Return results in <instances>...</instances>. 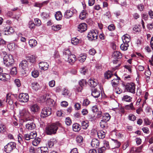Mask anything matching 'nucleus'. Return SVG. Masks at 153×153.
Returning <instances> with one entry per match:
<instances>
[{
  "mask_svg": "<svg viewBox=\"0 0 153 153\" xmlns=\"http://www.w3.org/2000/svg\"><path fill=\"white\" fill-rule=\"evenodd\" d=\"M125 109L127 110H129L130 109L131 110H134L135 108L134 107L133 103H131L129 105H126L125 106Z\"/></svg>",
  "mask_w": 153,
  "mask_h": 153,
  "instance_id": "37998d69",
  "label": "nucleus"
},
{
  "mask_svg": "<svg viewBox=\"0 0 153 153\" xmlns=\"http://www.w3.org/2000/svg\"><path fill=\"white\" fill-rule=\"evenodd\" d=\"M30 109L31 111L35 112L38 111L39 109V107L36 104H33L31 105Z\"/></svg>",
  "mask_w": 153,
  "mask_h": 153,
  "instance_id": "4be33fe9",
  "label": "nucleus"
},
{
  "mask_svg": "<svg viewBox=\"0 0 153 153\" xmlns=\"http://www.w3.org/2000/svg\"><path fill=\"white\" fill-rule=\"evenodd\" d=\"M70 51L68 49L64 50L63 52V54L65 57H76V56L75 55L71 54Z\"/></svg>",
  "mask_w": 153,
  "mask_h": 153,
  "instance_id": "5701e85b",
  "label": "nucleus"
},
{
  "mask_svg": "<svg viewBox=\"0 0 153 153\" xmlns=\"http://www.w3.org/2000/svg\"><path fill=\"white\" fill-rule=\"evenodd\" d=\"M73 58L74 59H72V58H65V60L72 65L77 59V58Z\"/></svg>",
  "mask_w": 153,
  "mask_h": 153,
  "instance_id": "ea45409f",
  "label": "nucleus"
},
{
  "mask_svg": "<svg viewBox=\"0 0 153 153\" xmlns=\"http://www.w3.org/2000/svg\"><path fill=\"white\" fill-rule=\"evenodd\" d=\"M61 126V124L59 122L50 125L46 128V133L49 135L55 134L56 133L59 127H60Z\"/></svg>",
  "mask_w": 153,
  "mask_h": 153,
  "instance_id": "f257e3e1",
  "label": "nucleus"
},
{
  "mask_svg": "<svg viewBox=\"0 0 153 153\" xmlns=\"http://www.w3.org/2000/svg\"><path fill=\"white\" fill-rule=\"evenodd\" d=\"M16 143H15L10 142L4 146V150L7 153H10L16 148Z\"/></svg>",
  "mask_w": 153,
  "mask_h": 153,
  "instance_id": "20e7f679",
  "label": "nucleus"
},
{
  "mask_svg": "<svg viewBox=\"0 0 153 153\" xmlns=\"http://www.w3.org/2000/svg\"><path fill=\"white\" fill-rule=\"evenodd\" d=\"M129 46V45L128 43L126 42H123L120 46L121 49L123 51H126L128 49V47Z\"/></svg>",
  "mask_w": 153,
  "mask_h": 153,
  "instance_id": "2f4dec72",
  "label": "nucleus"
},
{
  "mask_svg": "<svg viewBox=\"0 0 153 153\" xmlns=\"http://www.w3.org/2000/svg\"><path fill=\"white\" fill-rule=\"evenodd\" d=\"M1 56L2 57H12L11 55L7 54V52L4 51H3L1 53Z\"/></svg>",
  "mask_w": 153,
  "mask_h": 153,
  "instance_id": "79ce46f5",
  "label": "nucleus"
},
{
  "mask_svg": "<svg viewBox=\"0 0 153 153\" xmlns=\"http://www.w3.org/2000/svg\"><path fill=\"white\" fill-rule=\"evenodd\" d=\"M32 88L35 91H37L39 88V84L36 82H34L31 84Z\"/></svg>",
  "mask_w": 153,
  "mask_h": 153,
  "instance_id": "e433bc0d",
  "label": "nucleus"
},
{
  "mask_svg": "<svg viewBox=\"0 0 153 153\" xmlns=\"http://www.w3.org/2000/svg\"><path fill=\"white\" fill-rule=\"evenodd\" d=\"M51 114V108L48 107H45L42 109L40 116L42 118H44L50 115Z\"/></svg>",
  "mask_w": 153,
  "mask_h": 153,
  "instance_id": "7ed1b4c3",
  "label": "nucleus"
},
{
  "mask_svg": "<svg viewBox=\"0 0 153 153\" xmlns=\"http://www.w3.org/2000/svg\"><path fill=\"white\" fill-rule=\"evenodd\" d=\"M87 28V25L86 23H80L78 27V30L81 33L85 31Z\"/></svg>",
  "mask_w": 153,
  "mask_h": 153,
  "instance_id": "1a4fd4ad",
  "label": "nucleus"
},
{
  "mask_svg": "<svg viewBox=\"0 0 153 153\" xmlns=\"http://www.w3.org/2000/svg\"><path fill=\"white\" fill-rule=\"evenodd\" d=\"M122 54L118 51H115L112 54V56L113 57H118L121 56Z\"/></svg>",
  "mask_w": 153,
  "mask_h": 153,
  "instance_id": "c03bdc74",
  "label": "nucleus"
},
{
  "mask_svg": "<svg viewBox=\"0 0 153 153\" xmlns=\"http://www.w3.org/2000/svg\"><path fill=\"white\" fill-rule=\"evenodd\" d=\"M105 132L102 130H100L97 132L98 137L100 139H103L105 137Z\"/></svg>",
  "mask_w": 153,
  "mask_h": 153,
  "instance_id": "c756f323",
  "label": "nucleus"
},
{
  "mask_svg": "<svg viewBox=\"0 0 153 153\" xmlns=\"http://www.w3.org/2000/svg\"><path fill=\"white\" fill-rule=\"evenodd\" d=\"M103 143L104 145L103 147H105L106 149H108L109 148L110 146L108 141L104 140L103 141Z\"/></svg>",
  "mask_w": 153,
  "mask_h": 153,
  "instance_id": "6e6d98bb",
  "label": "nucleus"
},
{
  "mask_svg": "<svg viewBox=\"0 0 153 153\" xmlns=\"http://www.w3.org/2000/svg\"><path fill=\"white\" fill-rule=\"evenodd\" d=\"M138 9L140 11L143 10L144 9V6L142 4H140L137 6Z\"/></svg>",
  "mask_w": 153,
  "mask_h": 153,
  "instance_id": "69168bd1",
  "label": "nucleus"
},
{
  "mask_svg": "<svg viewBox=\"0 0 153 153\" xmlns=\"http://www.w3.org/2000/svg\"><path fill=\"white\" fill-rule=\"evenodd\" d=\"M29 44L31 47H34L37 45V42L35 39H31L29 41Z\"/></svg>",
  "mask_w": 153,
  "mask_h": 153,
  "instance_id": "72a5a7b5",
  "label": "nucleus"
},
{
  "mask_svg": "<svg viewBox=\"0 0 153 153\" xmlns=\"http://www.w3.org/2000/svg\"><path fill=\"white\" fill-rule=\"evenodd\" d=\"M120 80V78L118 76H117V78L113 79L111 81V84L112 86L114 87H115L118 85L119 84Z\"/></svg>",
  "mask_w": 153,
  "mask_h": 153,
  "instance_id": "b1692460",
  "label": "nucleus"
},
{
  "mask_svg": "<svg viewBox=\"0 0 153 153\" xmlns=\"http://www.w3.org/2000/svg\"><path fill=\"white\" fill-rule=\"evenodd\" d=\"M76 11L75 9L73 10V11L67 10L65 12L64 16L66 19H69L73 16L74 13Z\"/></svg>",
  "mask_w": 153,
  "mask_h": 153,
  "instance_id": "9d476101",
  "label": "nucleus"
},
{
  "mask_svg": "<svg viewBox=\"0 0 153 153\" xmlns=\"http://www.w3.org/2000/svg\"><path fill=\"white\" fill-rule=\"evenodd\" d=\"M29 26L31 29H33L35 27V25L32 21H30L29 23Z\"/></svg>",
  "mask_w": 153,
  "mask_h": 153,
  "instance_id": "052dcab7",
  "label": "nucleus"
},
{
  "mask_svg": "<svg viewBox=\"0 0 153 153\" xmlns=\"http://www.w3.org/2000/svg\"><path fill=\"white\" fill-rule=\"evenodd\" d=\"M97 32V31L96 32L94 30H91L88 34L87 37L88 39L91 41L97 39L98 37V34Z\"/></svg>",
  "mask_w": 153,
  "mask_h": 153,
  "instance_id": "39448f33",
  "label": "nucleus"
},
{
  "mask_svg": "<svg viewBox=\"0 0 153 153\" xmlns=\"http://www.w3.org/2000/svg\"><path fill=\"white\" fill-rule=\"evenodd\" d=\"M81 104L79 103H76L74 105V107L76 110H79L81 108Z\"/></svg>",
  "mask_w": 153,
  "mask_h": 153,
  "instance_id": "774afa93",
  "label": "nucleus"
},
{
  "mask_svg": "<svg viewBox=\"0 0 153 153\" xmlns=\"http://www.w3.org/2000/svg\"><path fill=\"white\" fill-rule=\"evenodd\" d=\"M53 100L51 99L49 97H47L46 100V103L48 105H51V104H52V102Z\"/></svg>",
  "mask_w": 153,
  "mask_h": 153,
  "instance_id": "680f3d73",
  "label": "nucleus"
},
{
  "mask_svg": "<svg viewBox=\"0 0 153 153\" xmlns=\"http://www.w3.org/2000/svg\"><path fill=\"white\" fill-rule=\"evenodd\" d=\"M128 118L130 120L134 121L136 119V117L134 115L132 114H130L128 116Z\"/></svg>",
  "mask_w": 153,
  "mask_h": 153,
  "instance_id": "8fccbe9b",
  "label": "nucleus"
},
{
  "mask_svg": "<svg viewBox=\"0 0 153 153\" xmlns=\"http://www.w3.org/2000/svg\"><path fill=\"white\" fill-rule=\"evenodd\" d=\"M4 63L6 66H12L14 62L13 58H3Z\"/></svg>",
  "mask_w": 153,
  "mask_h": 153,
  "instance_id": "6e6552de",
  "label": "nucleus"
},
{
  "mask_svg": "<svg viewBox=\"0 0 153 153\" xmlns=\"http://www.w3.org/2000/svg\"><path fill=\"white\" fill-rule=\"evenodd\" d=\"M6 102H8L10 105H12L13 103V101L11 99V94L10 93L7 94Z\"/></svg>",
  "mask_w": 153,
  "mask_h": 153,
  "instance_id": "c85d7f7f",
  "label": "nucleus"
},
{
  "mask_svg": "<svg viewBox=\"0 0 153 153\" xmlns=\"http://www.w3.org/2000/svg\"><path fill=\"white\" fill-rule=\"evenodd\" d=\"M29 96L27 93H21L19 96V99L20 102H26L29 100Z\"/></svg>",
  "mask_w": 153,
  "mask_h": 153,
  "instance_id": "423d86ee",
  "label": "nucleus"
},
{
  "mask_svg": "<svg viewBox=\"0 0 153 153\" xmlns=\"http://www.w3.org/2000/svg\"><path fill=\"white\" fill-rule=\"evenodd\" d=\"M89 125L88 122H87L85 121H83L81 123V126L82 128L86 129L88 126Z\"/></svg>",
  "mask_w": 153,
  "mask_h": 153,
  "instance_id": "a19ab883",
  "label": "nucleus"
},
{
  "mask_svg": "<svg viewBox=\"0 0 153 153\" xmlns=\"http://www.w3.org/2000/svg\"><path fill=\"white\" fill-rule=\"evenodd\" d=\"M123 86L125 88V91L132 94L135 93V85L133 82L123 84Z\"/></svg>",
  "mask_w": 153,
  "mask_h": 153,
  "instance_id": "f03ea898",
  "label": "nucleus"
},
{
  "mask_svg": "<svg viewBox=\"0 0 153 153\" xmlns=\"http://www.w3.org/2000/svg\"><path fill=\"white\" fill-rule=\"evenodd\" d=\"M39 67L42 69L44 70H47L48 68L49 65L47 62H41L39 63Z\"/></svg>",
  "mask_w": 153,
  "mask_h": 153,
  "instance_id": "2eb2a0df",
  "label": "nucleus"
},
{
  "mask_svg": "<svg viewBox=\"0 0 153 153\" xmlns=\"http://www.w3.org/2000/svg\"><path fill=\"white\" fill-rule=\"evenodd\" d=\"M39 72L37 70L33 71L32 72V75L34 77H37L39 76Z\"/></svg>",
  "mask_w": 153,
  "mask_h": 153,
  "instance_id": "864d4df0",
  "label": "nucleus"
},
{
  "mask_svg": "<svg viewBox=\"0 0 153 153\" xmlns=\"http://www.w3.org/2000/svg\"><path fill=\"white\" fill-rule=\"evenodd\" d=\"M124 67L125 68L127 69L130 73H131L132 72L131 66L129 65H126L124 66Z\"/></svg>",
  "mask_w": 153,
  "mask_h": 153,
  "instance_id": "0e129e2a",
  "label": "nucleus"
},
{
  "mask_svg": "<svg viewBox=\"0 0 153 153\" xmlns=\"http://www.w3.org/2000/svg\"><path fill=\"white\" fill-rule=\"evenodd\" d=\"M122 39L123 42L128 43L130 41V36L126 34L122 37Z\"/></svg>",
  "mask_w": 153,
  "mask_h": 153,
  "instance_id": "bb28decb",
  "label": "nucleus"
},
{
  "mask_svg": "<svg viewBox=\"0 0 153 153\" xmlns=\"http://www.w3.org/2000/svg\"><path fill=\"white\" fill-rule=\"evenodd\" d=\"M27 61L26 60H22L19 64V67L23 70H25L27 66Z\"/></svg>",
  "mask_w": 153,
  "mask_h": 153,
  "instance_id": "412c9836",
  "label": "nucleus"
},
{
  "mask_svg": "<svg viewBox=\"0 0 153 153\" xmlns=\"http://www.w3.org/2000/svg\"><path fill=\"white\" fill-rule=\"evenodd\" d=\"M37 150V153H48V149L46 147H39Z\"/></svg>",
  "mask_w": 153,
  "mask_h": 153,
  "instance_id": "f3484780",
  "label": "nucleus"
},
{
  "mask_svg": "<svg viewBox=\"0 0 153 153\" xmlns=\"http://www.w3.org/2000/svg\"><path fill=\"white\" fill-rule=\"evenodd\" d=\"M62 26L60 25H54L52 26V29L54 31H57L59 30L61 28Z\"/></svg>",
  "mask_w": 153,
  "mask_h": 153,
  "instance_id": "49530a36",
  "label": "nucleus"
},
{
  "mask_svg": "<svg viewBox=\"0 0 153 153\" xmlns=\"http://www.w3.org/2000/svg\"><path fill=\"white\" fill-rule=\"evenodd\" d=\"M73 130L75 132H78L80 131L81 127L80 125L78 123H76L73 124L72 126Z\"/></svg>",
  "mask_w": 153,
  "mask_h": 153,
  "instance_id": "393cba45",
  "label": "nucleus"
},
{
  "mask_svg": "<svg viewBox=\"0 0 153 153\" xmlns=\"http://www.w3.org/2000/svg\"><path fill=\"white\" fill-rule=\"evenodd\" d=\"M36 127L35 124L33 122H28L26 125V128L29 130L34 129Z\"/></svg>",
  "mask_w": 153,
  "mask_h": 153,
  "instance_id": "a211bd4d",
  "label": "nucleus"
},
{
  "mask_svg": "<svg viewBox=\"0 0 153 153\" xmlns=\"http://www.w3.org/2000/svg\"><path fill=\"white\" fill-rule=\"evenodd\" d=\"M41 141V139L40 138H36L32 142L33 145L35 146H37L39 143Z\"/></svg>",
  "mask_w": 153,
  "mask_h": 153,
  "instance_id": "f704fd0d",
  "label": "nucleus"
},
{
  "mask_svg": "<svg viewBox=\"0 0 153 153\" xmlns=\"http://www.w3.org/2000/svg\"><path fill=\"white\" fill-rule=\"evenodd\" d=\"M71 43L74 45H76L79 42V40L76 38H73L71 39Z\"/></svg>",
  "mask_w": 153,
  "mask_h": 153,
  "instance_id": "de8ad7c7",
  "label": "nucleus"
},
{
  "mask_svg": "<svg viewBox=\"0 0 153 153\" xmlns=\"http://www.w3.org/2000/svg\"><path fill=\"white\" fill-rule=\"evenodd\" d=\"M132 98L130 96L127 95L124 96L122 98V100L123 101L127 102H130Z\"/></svg>",
  "mask_w": 153,
  "mask_h": 153,
  "instance_id": "4c0bfd02",
  "label": "nucleus"
},
{
  "mask_svg": "<svg viewBox=\"0 0 153 153\" xmlns=\"http://www.w3.org/2000/svg\"><path fill=\"white\" fill-rule=\"evenodd\" d=\"M49 2V0L45 1L42 2L40 3L38 2H36L35 3L34 6L35 7H37L41 8L44 5H45L47 4Z\"/></svg>",
  "mask_w": 153,
  "mask_h": 153,
  "instance_id": "6ab92c4d",
  "label": "nucleus"
},
{
  "mask_svg": "<svg viewBox=\"0 0 153 153\" xmlns=\"http://www.w3.org/2000/svg\"><path fill=\"white\" fill-rule=\"evenodd\" d=\"M110 118L111 116L108 113H105L102 115V120L105 121H108Z\"/></svg>",
  "mask_w": 153,
  "mask_h": 153,
  "instance_id": "cd10ccee",
  "label": "nucleus"
},
{
  "mask_svg": "<svg viewBox=\"0 0 153 153\" xmlns=\"http://www.w3.org/2000/svg\"><path fill=\"white\" fill-rule=\"evenodd\" d=\"M55 140L51 139L48 141V145L49 147H52L54 144V143L55 142Z\"/></svg>",
  "mask_w": 153,
  "mask_h": 153,
  "instance_id": "5fc2aeb1",
  "label": "nucleus"
},
{
  "mask_svg": "<svg viewBox=\"0 0 153 153\" xmlns=\"http://www.w3.org/2000/svg\"><path fill=\"white\" fill-rule=\"evenodd\" d=\"M65 122L66 124L68 126L70 125L71 123V121L69 117H67L66 118Z\"/></svg>",
  "mask_w": 153,
  "mask_h": 153,
  "instance_id": "13d9d810",
  "label": "nucleus"
},
{
  "mask_svg": "<svg viewBox=\"0 0 153 153\" xmlns=\"http://www.w3.org/2000/svg\"><path fill=\"white\" fill-rule=\"evenodd\" d=\"M87 82L86 80L84 79H82L79 82V86H81L83 87L86 84Z\"/></svg>",
  "mask_w": 153,
  "mask_h": 153,
  "instance_id": "3c124183",
  "label": "nucleus"
},
{
  "mask_svg": "<svg viewBox=\"0 0 153 153\" xmlns=\"http://www.w3.org/2000/svg\"><path fill=\"white\" fill-rule=\"evenodd\" d=\"M113 75L111 71H108L104 74V77L105 79H108L111 78Z\"/></svg>",
  "mask_w": 153,
  "mask_h": 153,
  "instance_id": "c9c22d12",
  "label": "nucleus"
},
{
  "mask_svg": "<svg viewBox=\"0 0 153 153\" xmlns=\"http://www.w3.org/2000/svg\"><path fill=\"white\" fill-rule=\"evenodd\" d=\"M10 76L7 74H0V80L4 82L7 81L9 80Z\"/></svg>",
  "mask_w": 153,
  "mask_h": 153,
  "instance_id": "f8f14e48",
  "label": "nucleus"
},
{
  "mask_svg": "<svg viewBox=\"0 0 153 153\" xmlns=\"http://www.w3.org/2000/svg\"><path fill=\"white\" fill-rule=\"evenodd\" d=\"M96 80L95 79H90L88 81V83L90 86L92 88H94L97 85Z\"/></svg>",
  "mask_w": 153,
  "mask_h": 153,
  "instance_id": "a878e982",
  "label": "nucleus"
},
{
  "mask_svg": "<svg viewBox=\"0 0 153 153\" xmlns=\"http://www.w3.org/2000/svg\"><path fill=\"white\" fill-rule=\"evenodd\" d=\"M137 56H141L142 57H143L142 56L141 54L139 53L136 52L135 53H134L131 55V57Z\"/></svg>",
  "mask_w": 153,
  "mask_h": 153,
  "instance_id": "bf43d9fd",
  "label": "nucleus"
},
{
  "mask_svg": "<svg viewBox=\"0 0 153 153\" xmlns=\"http://www.w3.org/2000/svg\"><path fill=\"white\" fill-rule=\"evenodd\" d=\"M17 70L16 67L12 68L10 71V74L12 75H15L17 74Z\"/></svg>",
  "mask_w": 153,
  "mask_h": 153,
  "instance_id": "09e8293b",
  "label": "nucleus"
},
{
  "mask_svg": "<svg viewBox=\"0 0 153 153\" xmlns=\"http://www.w3.org/2000/svg\"><path fill=\"white\" fill-rule=\"evenodd\" d=\"M100 91L97 88L91 90V95L95 98H98L100 95Z\"/></svg>",
  "mask_w": 153,
  "mask_h": 153,
  "instance_id": "ddd939ff",
  "label": "nucleus"
},
{
  "mask_svg": "<svg viewBox=\"0 0 153 153\" xmlns=\"http://www.w3.org/2000/svg\"><path fill=\"white\" fill-rule=\"evenodd\" d=\"M88 13L86 10H83L80 13L79 16V18L82 20H84L86 18Z\"/></svg>",
  "mask_w": 153,
  "mask_h": 153,
  "instance_id": "aec40b11",
  "label": "nucleus"
},
{
  "mask_svg": "<svg viewBox=\"0 0 153 153\" xmlns=\"http://www.w3.org/2000/svg\"><path fill=\"white\" fill-rule=\"evenodd\" d=\"M49 97L48 95L46 94L43 95L40 98V100L41 102H43L45 101L46 102V100L47 99V97Z\"/></svg>",
  "mask_w": 153,
  "mask_h": 153,
  "instance_id": "a18cd8bd",
  "label": "nucleus"
},
{
  "mask_svg": "<svg viewBox=\"0 0 153 153\" xmlns=\"http://www.w3.org/2000/svg\"><path fill=\"white\" fill-rule=\"evenodd\" d=\"M83 138L81 135H79L76 136V141L77 143L79 145H81L83 142Z\"/></svg>",
  "mask_w": 153,
  "mask_h": 153,
  "instance_id": "7c9ffc66",
  "label": "nucleus"
},
{
  "mask_svg": "<svg viewBox=\"0 0 153 153\" xmlns=\"http://www.w3.org/2000/svg\"><path fill=\"white\" fill-rule=\"evenodd\" d=\"M62 16L61 12L60 11L56 12L55 15V18L57 20H60L62 19Z\"/></svg>",
  "mask_w": 153,
  "mask_h": 153,
  "instance_id": "473e14b6",
  "label": "nucleus"
},
{
  "mask_svg": "<svg viewBox=\"0 0 153 153\" xmlns=\"http://www.w3.org/2000/svg\"><path fill=\"white\" fill-rule=\"evenodd\" d=\"M14 32V30L11 27H7L4 29V34L9 35L12 34Z\"/></svg>",
  "mask_w": 153,
  "mask_h": 153,
  "instance_id": "dca6fc26",
  "label": "nucleus"
},
{
  "mask_svg": "<svg viewBox=\"0 0 153 153\" xmlns=\"http://www.w3.org/2000/svg\"><path fill=\"white\" fill-rule=\"evenodd\" d=\"M105 147H102L99 148L98 150V153H102L106 149Z\"/></svg>",
  "mask_w": 153,
  "mask_h": 153,
  "instance_id": "338daca9",
  "label": "nucleus"
},
{
  "mask_svg": "<svg viewBox=\"0 0 153 153\" xmlns=\"http://www.w3.org/2000/svg\"><path fill=\"white\" fill-rule=\"evenodd\" d=\"M107 122L103 120H101L100 122V127L102 128H107Z\"/></svg>",
  "mask_w": 153,
  "mask_h": 153,
  "instance_id": "58836bf2",
  "label": "nucleus"
},
{
  "mask_svg": "<svg viewBox=\"0 0 153 153\" xmlns=\"http://www.w3.org/2000/svg\"><path fill=\"white\" fill-rule=\"evenodd\" d=\"M91 145L93 147L95 148H97L99 146V141L96 139H93L91 142Z\"/></svg>",
  "mask_w": 153,
  "mask_h": 153,
  "instance_id": "4468645a",
  "label": "nucleus"
},
{
  "mask_svg": "<svg viewBox=\"0 0 153 153\" xmlns=\"http://www.w3.org/2000/svg\"><path fill=\"white\" fill-rule=\"evenodd\" d=\"M19 114L21 119H26L29 115V113L28 110L25 108L20 110Z\"/></svg>",
  "mask_w": 153,
  "mask_h": 153,
  "instance_id": "0eeeda50",
  "label": "nucleus"
},
{
  "mask_svg": "<svg viewBox=\"0 0 153 153\" xmlns=\"http://www.w3.org/2000/svg\"><path fill=\"white\" fill-rule=\"evenodd\" d=\"M115 26L113 24H111L108 27V29L110 31L113 30H115Z\"/></svg>",
  "mask_w": 153,
  "mask_h": 153,
  "instance_id": "e2e57ef3",
  "label": "nucleus"
},
{
  "mask_svg": "<svg viewBox=\"0 0 153 153\" xmlns=\"http://www.w3.org/2000/svg\"><path fill=\"white\" fill-rule=\"evenodd\" d=\"M90 102L87 99H85L83 101L82 105L84 106H87L89 104Z\"/></svg>",
  "mask_w": 153,
  "mask_h": 153,
  "instance_id": "603ef678",
  "label": "nucleus"
},
{
  "mask_svg": "<svg viewBox=\"0 0 153 153\" xmlns=\"http://www.w3.org/2000/svg\"><path fill=\"white\" fill-rule=\"evenodd\" d=\"M14 83L16 86L18 87H19L21 85V83L20 80L19 79H16L14 80Z\"/></svg>",
  "mask_w": 153,
  "mask_h": 153,
  "instance_id": "4d7b16f0",
  "label": "nucleus"
},
{
  "mask_svg": "<svg viewBox=\"0 0 153 153\" xmlns=\"http://www.w3.org/2000/svg\"><path fill=\"white\" fill-rule=\"evenodd\" d=\"M112 142L111 143V145L113 147L112 149L118 148H119L121 145L120 142L117 140L111 139Z\"/></svg>",
  "mask_w": 153,
  "mask_h": 153,
  "instance_id": "9b49d317",
  "label": "nucleus"
}]
</instances>
